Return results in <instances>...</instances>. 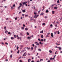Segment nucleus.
Masks as SVG:
<instances>
[{
  "label": "nucleus",
  "instance_id": "1",
  "mask_svg": "<svg viewBox=\"0 0 62 62\" xmlns=\"http://www.w3.org/2000/svg\"><path fill=\"white\" fill-rule=\"evenodd\" d=\"M39 16V15H35L34 16V17L35 18V19H36V18H37V17H38Z\"/></svg>",
  "mask_w": 62,
  "mask_h": 62
},
{
  "label": "nucleus",
  "instance_id": "2",
  "mask_svg": "<svg viewBox=\"0 0 62 62\" xmlns=\"http://www.w3.org/2000/svg\"><path fill=\"white\" fill-rule=\"evenodd\" d=\"M27 55V53H26V52H25L24 54H23V56H26V55Z\"/></svg>",
  "mask_w": 62,
  "mask_h": 62
},
{
  "label": "nucleus",
  "instance_id": "3",
  "mask_svg": "<svg viewBox=\"0 0 62 62\" xmlns=\"http://www.w3.org/2000/svg\"><path fill=\"white\" fill-rule=\"evenodd\" d=\"M27 3V2H23V5H25Z\"/></svg>",
  "mask_w": 62,
  "mask_h": 62
},
{
  "label": "nucleus",
  "instance_id": "4",
  "mask_svg": "<svg viewBox=\"0 0 62 62\" xmlns=\"http://www.w3.org/2000/svg\"><path fill=\"white\" fill-rule=\"evenodd\" d=\"M51 36L52 37H54V35H53V33H51Z\"/></svg>",
  "mask_w": 62,
  "mask_h": 62
},
{
  "label": "nucleus",
  "instance_id": "5",
  "mask_svg": "<svg viewBox=\"0 0 62 62\" xmlns=\"http://www.w3.org/2000/svg\"><path fill=\"white\" fill-rule=\"evenodd\" d=\"M31 61V59H28V62H30Z\"/></svg>",
  "mask_w": 62,
  "mask_h": 62
},
{
  "label": "nucleus",
  "instance_id": "6",
  "mask_svg": "<svg viewBox=\"0 0 62 62\" xmlns=\"http://www.w3.org/2000/svg\"><path fill=\"white\" fill-rule=\"evenodd\" d=\"M22 11L23 12H25V9L24 10H23Z\"/></svg>",
  "mask_w": 62,
  "mask_h": 62
},
{
  "label": "nucleus",
  "instance_id": "7",
  "mask_svg": "<svg viewBox=\"0 0 62 62\" xmlns=\"http://www.w3.org/2000/svg\"><path fill=\"white\" fill-rule=\"evenodd\" d=\"M49 11H48V9H47L46 11V13H48V12Z\"/></svg>",
  "mask_w": 62,
  "mask_h": 62
},
{
  "label": "nucleus",
  "instance_id": "8",
  "mask_svg": "<svg viewBox=\"0 0 62 62\" xmlns=\"http://www.w3.org/2000/svg\"><path fill=\"white\" fill-rule=\"evenodd\" d=\"M58 49H59V50H61V47H58Z\"/></svg>",
  "mask_w": 62,
  "mask_h": 62
},
{
  "label": "nucleus",
  "instance_id": "9",
  "mask_svg": "<svg viewBox=\"0 0 62 62\" xmlns=\"http://www.w3.org/2000/svg\"><path fill=\"white\" fill-rule=\"evenodd\" d=\"M41 39H43V35H42L41 36Z\"/></svg>",
  "mask_w": 62,
  "mask_h": 62
},
{
  "label": "nucleus",
  "instance_id": "10",
  "mask_svg": "<svg viewBox=\"0 0 62 62\" xmlns=\"http://www.w3.org/2000/svg\"><path fill=\"white\" fill-rule=\"evenodd\" d=\"M11 39H12H12H14V38H13V37H11Z\"/></svg>",
  "mask_w": 62,
  "mask_h": 62
},
{
  "label": "nucleus",
  "instance_id": "11",
  "mask_svg": "<svg viewBox=\"0 0 62 62\" xmlns=\"http://www.w3.org/2000/svg\"><path fill=\"white\" fill-rule=\"evenodd\" d=\"M43 33V31L42 30V31L40 32V33Z\"/></svg>",
  "mask_w": 62,
  "mask_h": 62
},
{
  "label": "nucleus",
  "instance_id": "12",
  "mask_svg": "<svg viewBox=\"0 0 62 62\" xmlns=\"http://www.w3.org/2000/svg\"><path fill=\"white\" fill-rule=\"evenodd\" d=\"M17 19H18V17H16V18H15V20H17Z\"/></svg>",
  "mask_w": 62,
  "mask_h": 62
},
{
  "label": "nucleus",
  "instance_id": "13",
  "mask_svg": "<svg viewBox=\"0 0 62 62\" xmlns=\"http://www.w3.org/2000/svg\"><path fill=\"white\" fill-rule=\"evenodd\" d=\"M31 39V37H28V38H27L28 39Z\"/></svg>",
  "mask_w": 62,
  "mask_h": 62
},
{
  "label": "nucleus",
  "instance_id": "14",
  "mask_svg": "<svg viewBox=\"0 0 62 62\" xmlns=\"http://www.w3.org/2000/svg\"><path fill=\"white\" fill-rule=\"evenodd\" d=\"M25 30L27 31V30H28V28H25Z\"/></svg>",
  "mask_w": 62,
  "mask_h": 62
},
{
  "label": "nucleus",
  "instance_id": "15",
  "mask_svg": "<svg viewBox=\"0 0 62 62\" xmlns=\"http://www.w3.org/2000/svg\"><path fill=\"white\" fill-rule=\"evenodd\" d=\"M25 17H28V15H25Z\"/></svg>",
  "mask_w": 62,
  "mask_h": 62
},
{
  "label": "nucleus",
  "instance_id": "16",
  "mask_svg": "<svg viewBox=\"0 0 62 62\" xmlns=\"http://www.w3.org/2000/svg\"><path fill=\"white\" fill-rule=\"evenodd\" d=\"M54 11H52V14H54Z\"/></svg>",
  "mask_w": 62,
  "mask_h": 62
},
{
  "label": "nucleus",
  "instance_id": "17",
  "mask_svg": "<svg viewBox=\"0 0 62 62\" xmlns=\"http://www.w3.org/2000/svg\"><path fill=\"white\" fill-rule=\"evenodd\" d=\"M31 50H33V47H31Z\"/></svg>",
  "mask_w": 62,
  "mask_h": 62
},
{
  "label": "nucleus",
  "instance_id": "18",
  "mask_svg": "<svg viewBox=\"0 0 62 62\" xmlns=\"http://www.w3.org/2000/svg\"><path fill=\"white\" fill-rule=\"evenodd\" d=\"M27 49H28V50H30V47H29L28 48V47H27Z\"/></svg>",
  "mask_w": 62,
  "mask_h": 62
},
{
  "label": "nucleus",
  "instance_id": "19",
  "mask_svg": "<svg viewBox=\"0 0 62 62\" xmlns=\"http://www.w3.org/2000/svg\"><path fill=\"white\" fill-rule=\"evenodd\" d=\"M42 25H45V23H42Z\"/></svg>",
  "mask_w": 62,
  "mask_h": 62
},
{
  "label": "nucleus",
  "instance_id": "20",
  "mask_svg": "<svg viewBox=\"0 0 62 62\" xmlns=\"http://www.w3.org/2000/svg\"><path fill=\"white\" fill-rule=\"evenodd\" d=\"M32 17H31V21H32V20H33V18L32 19Z\"/></svg>",
  "mask_w": 62,
  "mask_h": 62
},
{
  "label": "nucleus",
  "instance_id": "21",
  "mask_svg": "<svg viewBox=\"0 0 62 62\" xmlns=\"http://www.w3.org/2000/svg\"><path fill=\"white\" fill-rule=\"evenodd\" d=\"M54 9H57V7H55L54 8Z\"/></svg>",
  "mask_w": 62,
  "mask_h": 62
},
{
  "label": "nucleus",
  "instance_id": "22",
  "mask_svg": "<svg viewBox=\"0 0 62 62\" xmlns=\"http://www.w3.org/2000/svg\"><path fill=\"white\" fill-rule=\"evenodd\" d=\"M19 52H20V50H18V52H17V54H19Z\"/></svg>",
  "mask_w": 62,
  "mask_h": 62
},
{
  "label": "nucleus",
  "instance_id": "23",
  "mask_svg": "<svg viewBox=\"0 0 62 62\" xmlns=\"http://www.w3.org/2000/svg\"><path fill=\"white\" fill-rule=\"evenodd\" d=\"M38 50L39 51H41V49L39 48V49H38Z\"/></svg>",
  "mask_w": 62,
  "mask_h": 62
},
{
  "label": "nucleus",
  "instance_id": "24",
  "mask_svg": "<svg viewBox=\"0 0 62 62\" xmlns=\"http://www.w3.org/2000/svg\"><path fill=\"white\" fill-rule=\"evenodd\" d=\"M7 32H8V31L6 30V31H5V33H7Z\"/></svg>",
  "mask_w": 62,
  "mask_h": 62
},
{
  "label": "nucleus",
  "instance_id": "25",
  "mask_svg": "<svg viewBox=\"0 0 62 62\" xmlns=\"http://www.w3.org/2000/svg\"><path fill=\"white\" fill-rule=\"evenodd\" d=\"M4 29H5V30H6V27L5 26L4 27Z\"/></svg>",
  "mask_w": 62,
  "mask_h": 62
},
{
  "label": "nucleus",
  "instance_id": "26",
  "mask_svg": "<svg viewBox=\"0 0 62 62\" xmlns=\"http://www.w3.org/2000/svg\"><path fill=\"white\" fill-rule=\"evenodd\" d=\"M57 3H59V0L57 1Z\"/></svg>",
  "mask_w": 62,
  "mask_h": 62
},
{
  "label": "nucleus",
  "instance_id": "27",
  "mask_svg": "<svg viewBox=\"0 0 62 62\" xmlns=\"http://www.w3.org/2000/svg\"><path fill=\"white\" fill-rule=\"evenodd\" d=\"M43 14H44L41 13L40 15H43Z\"/></svg>",
  "mask_w": 62,
  "mask_h": 62
},
{
  "label": "nucleus",
  "instance_id": "28",
  "mask_svg": "<svg viewBox=\"0 0 62 62\" xmlns=\"http://www.w3.org/2000/svg\"><path fill=\"white\" fill-rule=\"evenodd\" d=\"M22 29H23H23H24V27H22Z\"/></svg>",
  "mask_w": 62,
  "mask_h": 62
},
{
  "label": "nucleus",
  "instance_id": "29",
  "mask_svg": "<svg viewBox=\"0 0 62 62\" xmlns=\"http://www.w3.org/2000/svg\"><path fill=\"white\" fill-rule=\"evenodd\" d=\"M20 35H21V36H23V33H20Z\"/></svg>",
  "mask_w": 62,
  "mask_h": 62
},
{
  "label": "nucleus",
  "instance_id": "30",
  "mask_svg": "<svg viewBox=\"0 0 62 62\" xmlns=\"http://www.w3.org/2000/svg\"><path fill=\"white\" fill-rule=\"evenodd\" d=\"M11 34V33L10 32H9L8 33V34Z\"/></svg>",
  "mask_w": 62,
  "mask_h": 62
},
{
  "label": "nucleus",
  "instance_id": "31",
  "mask_svg": "<svg viewBox=\"0 0 62 62\" xmlns=\"http://www.w3.org/2000/svg\"><path fill=\"white\" fill-rule=\"evenodd\" d=\"M41 41H43V39H41Z\"/></svg>",
  "mask_w": 62,
  "mask_h": 62
},
{
  "label": "nucleus",
  "instance_id": "32",
  "mask_svg": "<svg viewBox=\"0 0 62 62\" xmlns=\"http://www.w3.org/2000/svg\"><path fill=\"white\" fill-rule=\"evenodd\" d=\"M13 6V7H15V4H14Z\"/></svg>",
  "mask_w": 62,
  "mask_h": 62
},
{
  "label": "nucleus",
  "instance_id": "33",
  "mask_svg": "<svg viewBox=\"0 0 62 62\" xmlns=\"http://www.w3.org/2000/svg\"><path fill=\"white\" fill-rule=\"evenodd\" d=\"M20 62H23V61L21 60H20L19 61Z\"/></svg>",
  "mask_w": 62,
  "mask_h": 62
},
{
  "label": "nucleus",
  "instance_id": "34",
  "mask_svg": "<svg viewBox=\"0 0 62 62\" xmlns=\"http://www.w3.org/2000/svg\"><path fill=\"white\" fill-rule=\"evenodd\" d=\"M49 52L50 53H52V51H51V50H50Z\"/></svg>",
  "mask_w": 62,
  "mask_h": 62
},
{
  "label": "nucleus",
  "instance_id": "35",
  "mask_svg": "<svg viewBox=\"0 0 62 62\" xmlns=\"http://www.w3.org/2000/svg\"><path fill=\"white\" fill-rule=\"evenodd\" d=\"M27 35H29V33L28 32L27 33Z\"/></svg>",
  "mask_w": 62,
  "mask_h": 62
},
{
  "label": "nucleus",
  "instance_id": "36",
  "mask_svg": "<svg viewBox=\"0 0 62 62\" xmlns=\"http://www.w3.org/2000/svg\"><path fill=\"white\" fill-rule=\"evenodd\" d=\"M23 27H25V25H24V24H23Z\"/></svg>",
  "mask_w": 62,
  "mask_h": 62
},
{
  "label": "nucleus",
  "instance_id": "37",
  "mask_svg": "<svg viewBox=\"0 0 62 62\" xmlns=\"http://www.w3.org/2000/svg\"><path fill=\"white\" fill-rule=\"evenodd\" d=\"M56 34V31L55 32H54V35H55V34Z\"/></svg>",
  "mask_w": 62,
  "mask_h": 62
},
{
  "label": "nucleus",
  "instance_id": "38",
  "mask_svg": "<svg viewBox=\"0 0 62 62\" xmlns=\"http://www.w3.org/2000/svg\"><path fill=\"white\" fill-rule=\"evenodd\" d=\"M22 13L21 12H19L18 14H20L21 13Z\"/></svg>",
  "mask_w": 62,
  "mask_h": 62
},
{
  "label": "nucleus",
  "instance_id": "39",
  "mask_svg": "<svg viewBox=\"0 0 62 62\" xmlns=\"http://www.w3.org/2000/svg\"><path fill=\"white\" fill-rule=\"evenodd\" d=\"M12 57V55H10V57Z\"/></svg>",
  "mask_w": 62,
  "mask_h": 62
},
{
  "label": "nucleus",
  "instance_id": "40",
  "mask_svg": "<svg viewBox=\"0 0 62 62\" xmlns=\"http://www.w3.org/2000/svg\"><path fill=\"white\" fill-rule=\"evenodd\" d=\"M22 15L23 16H24V14H22Z\"/></svg>",
  "mask_w": 62,
  "mask_h": 62
},
{
  "label": "nucleus",
  "instance_id": "41",
  "mask_svg": "<svg viewBox=\"0 0 62 62\" xmlns=\"http://www.w3.org/2000/svg\"><path fill=\"white\" fill-rule=\"evenodd\" d=\"M5 44H6L7 45H8V43H7V42H6L5 43Z\"/></svg>",
  "mask_w": 62,
  "mask_h": 62
},
{
  "label": "nucleus",
  "instance_id": "42",
  "mask_svg": "<svg viewBox=\"0 0 62 62\" xmlns=\"http://www.w3.org/2000/svg\"><path fill=\"white\" fill-rule=\"evenodd\" d=\"M55 27H57V24L55 25Z\"/></svg>",
  "mask_w": 62,
  "mask_h": 62
},
{
  "label": "nucleus",
  "instance_id": "43",
  "mask_svg": "<svg viewBox=\"0 0 62 62\" xmlns=\"http://www.w3.org/2000/svg\"><path fill=\"white\" fill-rule=\"evenodd\" d=\"M46 40V39H44V42H45V41Z\"/></svg>",
  "mask_w": 62,
  "mask_h": 62
},
{
  "label": "nucleus",
  "instance_id": "44",
  "mask_svg": "<svg viewBox=\"0 0 62 62\" xmlns=\"http://www.w3.org/2000/svg\"><path fill=\"white\" fill-rule=\"evenodd\" d=\"M20 39V40H22V39H21V37H20V38H19Z\"/></svg>",
  "mask_w": 62,
  "mask_h": 62
},
{
  "label": "nucleus",
  "instance_id": "45",
  "mask_svg": "<svg viewBox=\"0 0 62 62\" xmlns=\"http://www.w3.org/2000/svg\"><path fill=\"white\" fill-rule=\"evenodd\" d=\"M20 39V37H18L17 38V39Z\"/></svg>",
  "mask_w": 62,
  "mask_h": 62
},
{
  "label": "nucleus",
  "instance_id": "46",
  "mask_svg": "<svg viewBox=\"0 0 62 62\" xmlns=\"http://www.w3.org/2000/svg\"><path fill=\"white\" fill-rule=\"evenodd\" d=\"M38 40H39V41H40V39L39 38L38 39Z\"/></svg>",
  "mask_w": 62,
  "mask_h": 62
},
{
  "label": "nucleus",
  "instance_id": "47",
  "mask_svg": "<svg viewBox=\"0 0 62 62\" xmlns=\"http://www.w3.org/2000/svg\"><path fill=\"white\" fill-rule=\"evenodd\" d=\"M14 37H15V38H16V35H14Z\"/></svg>",
  "mask_w": 62,
  "mask_h": 62
},
{
  "label": "nucleus",
  "instance_id": "48",
  "mask_svg": "<svg viewBox=\"0 0 62 62\" xmlns=\"http://www.w3.org/2000/svg\"><path fill=\"white\" fill-rule=\"evenodd\" d=\"M32 46H33V47H34V46H35V45H34V44H32Z\"/></svg>",
  "mask_w": 62,
  "mask_h": 62
},
{
  "label": "nucleus",
  "instance_id": "49",
  "mask_svg": "<svg viewBox=\"0 0 62 62\" xmlns=\"http://www.w3.org/2000/svg\"><path fill=\"white\" fill-rule=\"evenodd\" d=\"M36 45H39V43H38L37 44H36Z\"/></svg>",
  "mask_w": 62,
  "mask_h": 62
},
{
  "label": "nucleus",
  "instance_id": "50",
  "mask_svg": "<svg viewBox=\"0 0 62 62\" xmlns=\"http://www.w3.org/2000/svg\"><path fill=\"white\" fill-rule=\"evenodd\" d=\"M6 61H8V59H7L5 60Z\"/></svg>",
  "mask_w": 62,
  "mask_h": 62
},
{
  "label": "nucleus",
  "instance_id": "51",
  "mask_svg": "<svg viewBox=\"0 0 62 62\" xmlns=\"http://www.w3.org/2000/svg\"><path fill=\"white\" fill-rule=\"evenodd\" d=\"M34 14L35 15H36V12H34Z\"/></svg>",
  "mask_w": 62,
  "mask_h": 62
},
{
  "label": "nucleus",
  "instance_id": "52",
  "mask_svg": "<svg viewBox=\"0 0 62 62\" xmlns=\"http://www.w3.org/2000/svg\"><path fill=\"white\" fill-rule=\"evenodd\" d=\"M59 33H60L59 32V31H58V34H59Z\"/></svg>",
  "mask_w": 62,
  "mask_h": 62
},
{
  "label": "nucleus",
  "instance_id": "53",
  "mask_svg": "<svg viewBox=\"0 0 62 62\" xmlns=\"http://www.w3.org/2000/svg\"><path fill=\"white\" fill-rule=\"evenodd\" d=\"M53 26V25L52 24H51L50 25V26Z\"/></svg>",
  "mask_w": 62,
  "mask_h": 62
},
{
  "label": "nucleus",
  "instance_id": "54",
  "mask_svg": "<svg viewBox=\"0 0 62 62\" xmlns=\"http://www.w3.org/2000/svg\"><path fill=\"white\" fill-rule=\"evenodd\" d=\"M56 56V55H54V58H55V56Z\"/></svg>",
  "mask_w": 62,
  "mask_h": 62
},
{
  "label": "nucleus",
  "instance_id": "55",
  "mask_svg": "<svg viewBox=\"0 0 62 62\" xmlns=\"http://www.w3.org/2000/svg\"><path fill=\"white\" fill-rule=\"evenodd\" d=\"M2 44H3L4 45V43L2 42Z\"/></svg>",
  "mask_w": 62,
  "mask_h": 62
},
{
  "label": "nucleus",
  "instance_id": "56",
  "mask_svg": "<svg viewBox=\"0 0 62 62\" xmlns=\"http://www.w3.org/2000/svg\"><path fill=\"white\" fill-rule=\"evenodd\" d=\"M22 5V4L21 3H20V6H21V5Z\"/></svg>",
  "mask_w": 62,
  "mask_h": 62
},
{
  "label": "nucleus",
  "instance_id": "57",
  "mask_svg": "<svg viewBox=\"0 0 62 62\" xmlns=\"http://www.w3.org/2000/svg\"><path fill=\"white\" fill-rule=\"evenodd\" d=\"M55 48H58V47H57V46H56Z\"/></svg>",
  "mask_w": 62,
  "mask_h": 62
},
{
  "label": "nucleus",
  "instance_id": "58",
  "mask_svg": "<svg viewBox=\"0 0 62 62\" xmlns=\"http://www.w3.org/2000/svg\"><path fill=\"white\" fill-rule=\"evenodd\" d=\"M8 18H7L6 19V20H8Z\"/></svg>",
  "mask_w": 62,
  "mask_h": 62
},
{
  "label": "nucleus",
  "instance_id": "59",
  "mask_svg": "<svg viewBox=\"0 0 62 62\" xmlns=\"http://www.w3.org/2000/svg\"><path fill=\"white\" fill-rule=\"evenodd\" d=\"M18 48H19V47H17V50H18Z\"/></svg>",
  "mask_w": 62,
  "mask_h": 62
},
{
  "label": "nucleus",
  "instance_id": "60",
  "mask_svg": "<svg viewBox=\"0 0 62 62\" xmlns=\"http://www.w3.org/2000/svg\"><path fill=\"white\" fill-rule=\"evenodd\" d=\"M46 37H48V35H46Z\"/></svg>",
  "mask_w": 62,
  "mask_h": 62
},
{
  "label": "nucleus",
  "instance_id": "61",
  "mask_svg": "<svg viewBox=\"0 0 62 62\" xmlns=\"http://www.w3.org/2000/svg\"><path fill=\"white\" fill-rule=\"evenodd\" d=\"M47 34L48 35H49V34H50V33H47Z\"/></svg>",
  "mask_w": 62,
  "mask_h": 62
},
{
  "label": "nucleus",
  "instance_id": "62",
  "mask_svg": "<svg viewBox=\"0 0 62 62\" xmlns=\"http://www.w3.org/2000/svg\"><path fill=\"white\" fill-rule=\"evenodd\" d=\"M39 43H40V44H41V43H42L41 42H39Z\"/></svg>",
  "mask_w": 62,
  "mask_h": 62
},
{
  "label": "nucleus",
  "instance_id": "63",
  "mask_svg": "<svg viewBox=\"0 0 62 62\" xmlns=\"http://www.w3.org/2000/svg\"><path fill=\"white\" fill-rule=\"evenodd\" d=\"M34 62V61H32L31 62Z\"/></svg>",
  "mask_w": 62,
  "mask_h": 62
},
{
  "label": "nucleus",
  "instance_id": "64",
  "mask_svg": "<svg viewBox=\"0 0 62 62\" xmlns=\"http://www.w3.org/2000/svg\"><path fill=\"white\" fill-rule=\"evenodd\" d=\"M50 60H49V61H48L47 62H50Z\"/></svg>",
  "mask_w": 62,
  "mask_h": 62
}]
</instances>
